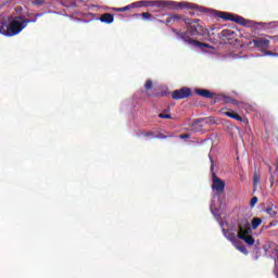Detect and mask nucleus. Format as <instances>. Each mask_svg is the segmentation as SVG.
I'll use <instances>...</instances> for the list:
<instances>
[{
	"instance_id": "nucleus-1",
	"label": "nucleus",
	"mask_w": 278,
	"mask_h": 278,
	"mask_svg": "<svg viewBox=\"0 0 278 278\" xmlns=\"http://www.w3.org/2000/svg\"><path fill=\"white\" fill-rule=\"evenodd\" d=\"M185 23L188 25V29L187 31L178 33V37L187 42V45H191V47H195L197 49H210L208 43L192 39V36H198L204 40L210 39V30L201 24V20L190 21L189 18H186Z\"/></svg>"
},
{
	"instance_id": "nucleus-2",
	"label": "nucleus",
	"mask_w": 278,
	"mask_h": 278,
	"mask_svg": "<svg viewBox=\"0 0 278 278\" xmlns=\"http://www.w3.org/2000/svg\"><path fill=\"white\" fill-rule=\"evenodd\" d=\"M16 14H20L18 16H8L7 17V24L8 30H7V36L12 37V36H17V34H21L29 23H36L38 21L39 15H35L26 12L23 13V7H16L15 8ZM27 16H34L33 18H27Z\"/></svg>"
},
{
	"instance_id": "nucleus-3",
	"label": "nucleus",
	"mask_w": 278,
	"mask_h": 278,
	"mask_svg": "<svg viewBox=\"0 0 278 278\" xmlns=\"http://www.w3.org/2000/svg\"><path fill=\"white\" fill-rule=\"evenodd\" d=\"M137 3L138 8H162L163 10H184L186 8H190L191 10H199V5L197 4H186L184 2H175L173 0H142Z\"/></svg>"
},
{
	"instance_id": "nucleus-4",
	"label": "nucleus",
	"mask_w": 278,
	"mask_h": 278,
	"mask_svg": "<svg viewBox=\"0 0 278 278\" xmlns=\"http://www.w3.org/2000/svg\"><path fill=\"white\" fill-rule=\"evenodd\" d=\"M225 180L217 177L216 174H213V185L212 190L214 197H217L219 205H225Z\"/></svg>"
},
{
	"instance_id": "nucleus-5",
	"label": "nucleus",
	"mask_w": 278,
	"mask_h": 278,
	"mask_svg": "<svg viewBox=\"0 0 278 278\" xmlns=\"http://www.w3.org/2000/svg\"><path fill=\"white\" fill-rule=\"evenodd\" d=\"M217 16L219 18H223V21H232V23H238L239 25H243V26L249 25V20H245L244 17L239 15H233L231 13L218 12Z\"/></svg>"
},
{
	"instance_id": "nucleus-6",
	"label": "nucleus",
	"mask_w": 278,
	"mask_h": 278,
	"mask_svg": "<svg viewBox=\"0 0 278 278\" xmlns=\"http://www.w3.org/2000/svg\"><path fill=\"white\" fill-rule=\"evenodd\" d=\"M231 103L232 105H237V108H242L244 105V102H240L235 100L233 98L225 94H216L215 96V103Z\"/></svg>"
},
{
	"instance_id": "nucleus-7",
	"label": "nucleus",
	"mask_w": 278,
	"mask_h": 278,
	"mask_svg": "<svg viewBox=\"0 0 278 278\" xmlns=\"http://www.w3.org/2000/svg\"><path fill=\"white\" fill-rule=\"evenodd\" d=\"M192 94V90L188 87H184L181 89H177L173 91L172 99H175L176 101H179L181 99H188Z\"/></svg>"
},
{
	"instance_id": "nucleus-8",
	"label": "nucleus",
	"mask_w": 278,
	"mask_h": 278,
	"mask_svg": "<svg viewBox=\"0 0 278 278\" xmlns=\"http://www.w3.org/2000/svg\"><path fill=\"white\" fill-rule=\"evenodd\" d=\"M251 42H253L255 49H261V51L270 49V40L266 38L253 39Z\"/></svg>"
},
{
	"instance_id": "nucleus-9",
	"label": "nucleus",
	"mask_w": 278,
	"mask_h": 278,
	"mask_svg": "<svg viewBox=\"0 0 278 278\" xmlns=\"http://www.w3.org/2000/svg\"><path fill=\"white\" fill-rule=\"evenodd\" d=\"M141 136H143V138H159L160 140H166L167 138H173V135L170 134H162L159 132L155 135V132L153 131H148V132H141Z\"/></svg>"
},
{
	"instance_id": "nucleus-10",
	"label": "nucleus",
	"mask_w": 278,
	"mask_h": 278,
	"mask_svg": "<svg viewBox=\"0 0 278 278\" xmlns=\"http://www.w3.org/2000/svg\"><path fill=\"white\" fill-rule=\"evenodd\" d=\"M249 233H251V224H249V222H247L243 226L239 225V231L237 235V238H239V240L240 236L247 237L249 236Z\"/></svg>"
},
{
	"instance_id": "nucleus-11",
	"label": "nucleus",
	"mask_w": 278,
	"mask_h": 278,
	"mask_svg": "<svg viewBox=\"0 0 278 278\" xmlns=\"http://www.w3.org/2000/svg\"><path fill=\"white\" fill-rule=\"evenodd\" d=\"M194 92L195 94H198L199 97H203L204 99H214V97L216 98V94L212 93L207 89H195Z\"/></svg>"
},
{
	"instance_id": "nucleus-12",
	"label": "nucleus",
	"mask_w": 278,
	"mask_h": 278,
	"mask_svg": "<svg viewBox=\"0 0 278 278\" xmlns=\"http://www.w3.org/2000/svg\"><path fill=\"white\" fill-rule=\"evenodd\" d=\"M161 23H163L164 25H170V23H173V21H181V15L178 14H173L166 17V20H159Z\"/></svg>"
},
{
	"instance_id": "nucleus-13",
	"label": "nucleus",
	"mask_w": 278,
	"mask_h": 278,
	"mask_svg": "<svg viewBox=\"0 0 278 278\" xmlns=\"http://www.w3.org/2000/svg\"><path fill=\"white\" fill-rule=\"evenodd\" d=\"M100 21L101 23H106V25H112V23H114V15L111 13H103L100 16Z\"/></svg>"
},
{
	"instance_id": "nucleus-14",
	"label": "nucleus",
	"mask_w": 278,
	"mask_h": 278,
	"mask_svg": "<svg viewBox=\"0 0 278 278\" xmlns=\"http://www.w3.org/2000/svg\"><path fill=\"white\" fill-rule=\"evenodd\" d=\"M0 34H2V36H8V17L0 20Z\"/></svg>"
},
{
	"instance_id": "nucleus-15",
	"label": "nucleus",
	"mask_w": 278,
	"mask_h": 278,
	"mask_svg": "<svg viewBox=\"0 0 278 278\" xmlns=\"http://www.w3.org/2000/svg\"><path fill=\"white\" fill-rule=\"evenodd\" d=\"M225 116H228V118H233V121H238L239 123H242V116H240L238 113L233 111L224 112Z\"/></svg>"
},
{
	"instance_id": "nucleus-16",
	"label": "nucleus",
	"mask_w": 278,
	"mask_h": 278,
	"mask_svg": "<svg viewBox=\"0 0 278 278\" xmlns=\"http://www.w3.org/2000/svg\"><path fill=\"white\" fill-rule=\"evenodd\" d=\"M201 123H202L201 119L194 121L191 125V131H194V132L203 131V126L201 125Z\"/></svg>"
},
{
	"instance_id": "nucleus-17",
	"label": "nucleus",
	"mask_w": 278,
	"mask_h": 278,
	"mask_svg": "<svg viewBox=\"0 0 278 278\" xmlns=\"http://www.w3.org/2000/svg\"><path fill=\"white\" fill-rule=\"evenodd\" d=\"M131 8H138V3L134 2L123 8H113V12H127V10H131Z\"/></svg>"
},
{
	"instance_id": "nucleus-18",
	"label": "nucleus",
	"mask_w": 278,
	"mask_h": 278,
	"mask_svg": "<svg viewBox=\"0 0 278 278\" xmlns=\"http://www.w3.org/2000/svg\"><path fill=\"white\" fill-rule=\"evenodd\" d=\"M240 240H243L245 244H249V247H253L255 244V239L251 235L240 236Z\"/></svg>"
},
{
	"instance_id": "nucleus-19",
	"label": "nucleus",
	"mask_w": 278,
	"mask_h": 278,
	"mask_svg": "<svg viewBox=\"0 0 278 278\" xmlns=\"http://www.w3.org/2000/svg\"><path fill=\"white\" fill-rule=\"evenodd\" d=\"M224 236L225 238H227V240H229V242H236V240L238 239L233 232L228 230L224 232Z\"/></svg>"
},
{
	"instance_id": "nucleus-20",
	"label": "nucleus",
	"mask_w": 278,
	"mask_h": 278,
	"mask_svg": "<svg viewBox=\"0 0 278 278\" xmlns=\"http://www.w3.org/2000/svg\"><path fill=\"white\" fill-rule=\"evenodd\" d=\"M134 16H136V17L142 16V18L144 21H151V18H153V14H151L149 12H143V13L135 14Z\"/></svg>"
},
{
	"instance_id": "nucleus-21",
	"label": "nucleus",
	"mask_w": 278,
	"mask_h": 278,
	"mask_svg": "<svg viewBox=\"0 0 278 278\" xmlns=\"http://www.w3.org/2000/svg\"><path fill=\"white\" fill-rule=\"evenodd\" d=\"M261 176H260V173L255 172L254 173V178H253V187H254V190H257V185L260 184L261 181Z\"/></svg>"
},
{
	"instance_id": "nucleus-22",
	"label": "nucleus",
	"mask_w": 278,
	"mask_h": 278,
	"mask_svg": "<svg viewBox=\"0 0 278 278\" xmlns=\"http://www.w3.org/2000/svg\"><path fill=\"white\" fill-rule=\"evenodd\" d=\"M270 25H273V23L258 22L255 24V27H261L262 29H268Z\"/></svg>"
},
{
	"instance_id": "nucleus-23",
	"label": "nucleus",
	"mask_w": 278,
	"mask_h": 278,
	"mask_svg": "<svg viewBox=\"0 0 278 278\" xmlns=\"http://www.w3.org/2000/svg\"><path fill=\"white\" fill-rule=\"evenodd\" d=\"M262 225V219L258 218V217H255L253 220H252V227L254 229H257V227H260Z\"/></svg>"
},
{
	"instance_id": "nucleus-24",
	"label": "nucleus",
	"mask_w": 278,
	"mask_h": 278,
	"mask_svg": "<svg viewBox=\"0 0 278 278\" xmlns=\"http://www.w3.org/2000/svg\"><path fill=\"white\" fill-rule=\"evenodd\" d=\"M176 138H179L180 140H186V139L190 138V132L180 134V135L176 136Z\"/></svg>"
},
{
	"instance_id": "nucleus-25",
	"label": "nucleus",
	"mask_w": 278,
	"mask_h": 278,
	"mask_svg": "<svg viewBox=\"0 0 278 278\" xmlns=\"http://www.w3.org/2000/svg\"><path fill=\"white\" fill-rule=\"evenodd\" d=\"M146 90H153V81L147 80L144 84Z\"/></svg>"
},
{
	"instance_id": "nucleus-26",
	"label": "nucleus",
	"mask_w": 278,
	"mask_h": 278,
	"mask_svg": "<svg viewBox=\"0 0 278 278\" xmlns=\"http://www.w3.org/2000/svg\"><path fill=\"white\" fill-rule=\"evenodd\" d=\"M264 55H271L273 58H278V53L277 52H273V51H268V50H264Z\"/></svg>"
},
{
	"instance_id": "nucleus-27",
	"label": "nucleus",
	"mask_w": 278,
	"mask_h": 278,
	"mask_svg": "<svg viewBox=\"0 0 278 278\" xmlns=\"http://www.w3.org/2000/svg\"><path fill=\"white\" fill-rule=\"evenodd\" d=\"M237 251H240L244 255H249V250H247V247H244V244H242Z\"/></svg>"
},
{
	"instance_id": "nucleus-28",
	"label": "nucleus",
	"mask_w": 278,
	"mask_h": 278,
	"mask_svg": "<svg viewBox=\"0 0 278 278\" xmlns=\"http://www.w3.org/2000/svg\"><path fill=\"white\" fill-rule=\"evenodd\" d=\"M159 118H167L170 119L173 118V115L168 114V113H161L159 114Z\"/></svg>"
},
{
	"instance_id": "nucleus-29",
	"label": "nucleus",
	"mask_w": 278,
	"mask_h": 278,
	"mask_svg": "<svg viewBox=\"0 0 278 278\" xmlns=\"http://www.w3.org/2000/svg\"><path fill=\"white\" fill-rule=\"evenodd\" d=\"M250 205L251 207H255V205H257V197H253L250 201Z\"/></svg>"
},
{
	"instance_id": "nucleus-30",
	"label": "nucleus",
	"mask_w": 278,
	"mask_h": 278,
	"mask_svg": "<svg viewBox=\"0 0 278 278\" xmlns=\"http://www.w3.org/2000/svg\"><path fill=\"white\" fill-rule=\"evenodd\" d=\"M232 244L238 250L242 245V241L237 239V240L232 241Z\"/></svg>"
},
{
	"instance_id": "nucleus-31",
	"label": "nucleus",
	"mask_w": 278,
	"mask_h": 278,
	"mask_svg": "<svg viewBox=\"0 0 278 278\" xmlns=\"http://www.w3.org/2000/svg\"><path fill=\"white\" fill-rule=\"evenodd\" d=\"M33 4L34 5H43L45 4V0H34Z\"/></svg>"
},
{
	"instance_id": "nucleus-32",
	"label": "nucleus",
	"mask_w": 278,
	"mask_h": 278,
	"mask_svg": "<svg viewBox=\"0 0 278 278\" xmlns=\"http://www.w3.org/2000/svg\"><path fill=\"white\" fill-rule=\"evenodd\" d=\"M266 213L269 215V216H275V210L268 207L266 208Z\"/></svg>"
},
{
	"instance_id": "nucleus-33",
	"label": "nucleus",
	"mask_w": 278,
	"mask_h": 278,
	"mask_svg": "<svg viewBox=\"0 0 278 278\" xmlns=\"http://www.w3.org/2000/svg\"><path fill=\"white\" fill-rule=\"evenodd\" d=\"M269 181H270V186H274L275 185V176H270Z\"/></svg>"
},
{
	"instance_id": "nucleus-34",
	"label": "nucleus",
	"mask_w": 278,
	"mask_h": 278,
	"mask_svg": "<svg viewBox=\"0 0 278 278\" xmlns=\"http://www.w3.org/2000/svg\"><path fill=\"white\" fill-rule=\"evenodd\" d=\"M276 173H278V169L276 168Z\"/></svg>"
}]
</instances>
